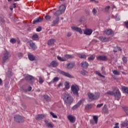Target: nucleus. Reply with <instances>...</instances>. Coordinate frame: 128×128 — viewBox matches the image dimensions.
Returning a JSON list of instances; mask_svg holds the SVG:
<instances>
[{"instance_id":"f257e3e1","label":"nucleus","mask_w":128,"mask_h":128,"mask_svg":"<svg viewBox=\"0 0 128 128\" xmlns=\"http://www.w3.org/2000/svg\"><path fill=\"white\" fill-rule=\"evenodd\" d=\"M62 98L63 100H64V104L68 105L70 106L72 102H74V98H72L70 94L68 92H65L62 94Z\"/></svg>"},{"instance_id":"f03ea898","label":"nucleus","mask_w":128,"mask_h":128,"mask_svg":"<svg viewBox=\"0 0 128 128\" xmlns=\"http://www.w3.org/2000/svg\"><path fill=\"white\" fill-rule=\"evenodd\" d=\"M71 90L74 96H78V92H80V88L78 87V86L76 84H72L71 86Z\"/></svg>"},{"instance_id":"7ed1b4c3","label":"nucleus","mask_w":128,"mask_h":128,"mask_svg":"<svg viewBox=\"0 0 128 128\" xmlns=\"http://www.w3.org/2000/svg\"><path fill=\"white\" fill-rule=\"evenodd\" d=\"M88 96L90 100H96L100 98V94H94L92 92H88Z\"/></svg>"},{"instance_id":"20e7f679","label":"nucleus","mask_w":128,"mask_h":128,"mask_svg":"<svg viewBox=\"0 0 128 128\" xmlns=\"http://www.w3.org/2000/svg\"><path fill=\"white\" fill-rule=\"evenodd\" d=\"M14 121L16 122H24V118L20 116V115H16L14 116Z\"/></svg>"},{"instance_id":"39448f33","label":"nucleus","mask_w":128,"mask_h":128,"mask_svg":"<svg viewBox=\"0 0 128 128\" xmlns=\"http://www.w3.org/2000/svg\"><path fill=\"white\" fill-rule=\"evenodd\" d=\"M114 96L115 98H120V92L118 88L116 87H114Z\"/></svg>"},{"instance_id":"423d86ee","label":"nucleus","mask_w":128,"mask_h":128,"mask_svg":"<svg viewBox=\"0 0 128 128\" xmlns=\"http://www.w3.org/2000/svg\"><path fill=\"white\" fill-rule=\"evenodd\" d=\"M58 72L62 74V76H66V78H74V76H72L70 73L68 72H66L62 70L58 71Z\"/></svg>"},{"instance_id":"0eeeda50","label":"nucleus","mask_w":128,"mask_h":128,"mask_svg":"<svg viewBox=\"0 0 128 128\" xmlns=\"http://www.w3.org/2000/svg\"><path fill=\"white\" fill-rule=\"evenodd\" d=\"M71 28L72 30H74V32H79L80 34H82V30L80 28H78L76 26H72L71 27Z\"/></svg>"},{"instance_id":"6e6552de","label":"nucleus","mask_w":128,"mask_h":128,"mask_svg":"<svg viewBox=\"0 0 128 128\" xmlns=\"http://www.w3.org/2000/svg\"><path fill=\"white\" fill-rule=\"evenodd\" d=\"M60 24V17L57 16L54 20L52 22V26H56Z\"/></svg>"},{"instance_id":"1a4fd4ad","label":"nucleus","mask_w":128,"mask_h":128,"mask_svg":"<svg viewBox=\"0 0 128 128\" xmlns=\"http://www.w3.org/2000/svg\"><path fill=\"white\" fill-rule=\"evenodd\" d=\"M99 40L102 42H110V40H112V38H106L102 36H101L98 38Z\"/></svg>"},{"instance_id":"9d476101","label":"nucleus","mask_w":128,"mask_h":128,"mask_svg":"<svg viewBox=\"0 0 128 128\" xmlns=\"http://www.w3.org/2000/svg\"><path fill=\"white\" fill-rule=\"evenodd\" d=\"M96 59L98 60L106 61L108 60V57L104 55H101L97 56Z\"/></svg>"},{"instance_id":"9b49d317","label":"nucleus","mask_w":128,"mask_h":128,"mask_svg":"<svg viewBox=\"0 0 128 128\" xmlns=\"http://www.w3.org/2000/svg\"><path fill=\"white\" fill-rule=\"evenodd\" d=\"M8 58H10V52H6L2 58L3 62H6V60H8Z\"/></svg>"},{"instance_id":"f8f14e48","label":"nucleus","mask_w":128,"mask_h":128,"mask_svg":"<svg viewBox=\"0 0 128 128\" xmlns=\"http://www.w3.org/2000/svg\"><path fill=\"white\" fill-rule=\"evenodd\" d=\"M68 120H70V122H76V116L70 114L68 116Z\"/></svg>"},{"instance_id":"ddd939ff","label":"nucleus","mask_w":128,"mask_h":128,"mask_svg":"<svg viewBox=\"0 0 128 128\" xmlns=\"http://www.w3.org/2000/svg\"><path fill=\"white\" fill-rule=\"evenodd\" d=\"M75 64H76V62H70L66 64V68H68V70L74 68V66Z\"/></svg>"},{"instance_id":"4468645a","label":"nucleus","mask_w":128,"mask_h":128,"mask_svg":"<svg viewBox=\"0 0 128 128\" xmlns=\"http://www.w3.org/2000/svg\"><path fill=\"white\" fill-rule=\"evenodd\" d=\"M104 34H107V36H112V34H114V31L112 30V29H106L104 31Z\"/></svg>"},{"instance_id":"2eb2a0df","label":"nucleus","mask_w":128,"mask_h":128,"mask_svg":"<svg viewBox=\"0 0 128 128\" xmlns=\"http://www.w3.org/2000/svg\"><path fill=\"white\" fill-rule=\"evenodd\" d=\"M25 80L28 82H32V80H34V77L30 75H27L25 78Z\"/></svg>"},{"instance_id":"dca6fc26","label":"nucleus","mask_w":128,"mask_h":128,"mask_svg":"<svg viewBox=\"0 0 128 128\" xmlns=\"http://www.w3.org/2000/svg\"><path fill=\"white\" fill-rule=\"evenodd\" d=\"M81 66L84 68H88V63L86 62H82L80 63Z\"/></svg>"},{"instance_id":"f3484780","label":"nucleus","mask_w":128,"mask_h":128,"mask_svg":"<svg viewBox=\"0 0 128 128\" xmlns=\"http://www.w3.org/2000/svg\"><path fill=\"white\" fill-rule=\"evenodd\" d=\"M44 118H46V115L44 114H38L36 117V120H42Z\"/></svg>"},{"instance_id":"a211bd4d","label":"nucleus","mask_w":128,"mask_h":128,"mask_svg":"<svg viewBox=\"0 0 128 128\" xmlns=\"http://www.w3.org/2000/svg\"><path fill=\"white\" fill-rule=\"evenodd\" d=\"M58 66V63L56 60H52L50 64V66L52 68H56Z\"/></svg>"},{"instance_id":"6ab92c4d","label":"nucleus","mask_w":128,"mask_h":128,"mask_svg":"<svg viewBox=\"0 0 128 128\" xmlns=\"http://www.w3.org/2000/svg\"><path fill=\"white\" fill-rule=\"evenodd\" d=\"M92 34V30L90 29H86L84 31V34H86V36H90Z\"/></svg>"},{"instance_id":"aec40b11","label":"nucleus","mask_w":128,"mask_h":128,"mask_svg":"<svg viewBox=\"0 0 128 128\" xmlns=\"http://www.w3.org/2000/svg\"><path fill=\"white\" fill-rule=\"evenodd\" d=\"M74 58V56L73 55H70L68 54L64 55V58L66 60H66L70 58Z\"/></svg>"},{"instance_id":"412c9836","label":"nucleus","mask_w":128,"mask_h":128,"mask_svg":"<svg viewBox=\"0 0 128 128\" xmlns=\"http://www.w3.org/2000/svg\"><path fill=\"white\" fill-rule=\"evenodd\" d=\"M80 104H82V100H80L79 102H78V104H76V105L73 106L72 107V110H76L78 108H80Z\"/></svg>"},{"instance_id":"4be33fe9","label":"nucleus","mask_w":128,"mask_h":128,"mask_svg":"<svg viewBox=\"0 0 128 128\" xmlns=\"http://www.w3.org/2000/svg\"><path fill=\"white\" fill-rule=\"evenodd\" d=\"M80 74L84 76H88V72L84 70H82L80 72Z\"/></svg>"},{"instance_id":"5701e85b","label":"nucleus","mask_w":128,"mask_h":128,"mask_svg":"<svg viewBox=\"0 0 128 128\" xmlns=\"http://www.w3.org/2000/svg\"><path fill=\"white\" fill-rule=\"evenodd\" d=\"M30 46L32 50H36V48H38V47L36 46V44L32 41L30 42Z\"/></svg>"},{"instance_id":"b1692460","label":"nucleus","mask_w":128,"mask_h":128,"mask_svg":"<svg viewBox=\"0 0 128 128\" xmlns=\"http://www.w3.org/2000/svg\"><path fill=\"white\" fill-rule=\"evenodd\" d=\"M56 42V40L54 38H51L48 41V46H52Z\"/></svg>"},{"instance_id":"393cba45","label":"nucleus","mask_w":128,"mask_h":128,"mask_svg":"<svg viewBox=\"0 0 128 128\" xmlns=\"http://www.w3.org/2000/svg\"><path fill=\"white\" fill-rule=\"evenodd\" d=\"M42 18L38 17L33 21V24H37V22H42Z\"/></svg>"},{"instance_id":"a878e982","label":"nucleus","mask_w":128,"mask_h":128,"mask_svg":"<svg viewBox=\"0 0 128 128\" xmlns=\"http://www.w3.org/2000/svg\"><path fill=\"white\" fill-rule=\"evenodd\" d=\"M28 58H29L31 62H34V60H36V56L31 54H28Z\"/></svg>"},{"instance_id":"bb28decb","label":"nucleus","mask_w":128,"mask_h":128,"mask_svg":"<svg viewBox=\"0 0 128 128\" xmlns=\"http://www.w3.org/2000/svg\"><path fill=\"white\" fill-rule=\"evenodd\" d=\"M58 80H60V78L58 77H55L53 78L52 80L49 82V84H56L58 82Z\"/></svg>"},{"instance_id":"cd10ccee","label":"nucleus","mask_w":128,"mask_h":128,"mask_svg":"<svg viewBox=\"0 0 128 128\" xmlns=\"http://www.w3.org/2000/svg\"><path fill=\"white\" fill-rule=\"evenodd\" d=\"M59 10L62 14H64V10H66V6L64 5H61L59 7Z\"/></svg>"},{"instance_id":"c85d7f7f","label":"nucleus","mask_w":128,"mask_h":128,"mask_svg":"<svg viewBox=\"0 0 128 128\" xmlns=\"http://www.w3.org/2000/svg\"><path fill=\"white\" fill-rule=\"evenodd\" d=\"M32 38L33 40H40L38 36L36 34H33L32 37Z\"/></svg>"},{"instance_id":"c756f323","label":"nucleus","mask_w":128,"mask_h":128,"mask_svg":"<svg viewBox=\"0 0 128 128\" xmlns=\"http://www.w3.org/2000/svg\"><path fill=\"white\" fill-rule=\"evenodd\" d=\"M110 6H107L105 7V8H102V10L104 12H108V10H110Z\"/></svg>"},{"instance_id":"7c9ffc66","label":"nucleus","mask_w":128,"mask_h":128,"mask_svg":"<svg viewBox=\"0 0 128 128\" xmlns=\"http://www.w3.org/2000/svg\"><path fill=\"white\" fill-rule=\"evenodd\" d=\"M122 88L124 91V92H126V94H128V87L122 86Z\"/></svg>"},{"instance_id":"2f4dec72","label":"nucleus","mask_w":128,"mask_h":128,"mask_svg":"<svg viewBox=\"0 0 128 128\" xmlns=\"http://www.w3.org/2000/svg\"><path fill=\"white\" fill-rule=\"evenodd\" d=\"M57 58L58 60H60V62H66V60L64 57L62 58L60 56H57Z\"/></svg>"},{"instance_id":"473e14b6","label":"nucleus","mask_w":128,"mask_h":128,"mask_svg":"<svg viewBox=\"0 0 128 128\" xmlns=\"http://www.w3.org/2000/svg\"><path fill=\"white\" fill-rule=\"evenodd\" d=\"M62 12H60V10H57L56 12L54 13V16H58L60 14H62Z\"/></svg>"},{"instance_id":"72a5a7b5","label":"nucleus","mask_w":128,"mask_h":128,"mask_svg":"<svg viewBox=\"0 0 128 128\" xmlns=\"http://www.w3.org/2000/svg\"><path fill=\"white\" fill-rule=\"evenodd\" d=\"M64 86L66 90H68L70 88V83L68 82H65L64 84Z\"/></svg>"},{"instance_id":"f704fd0d","label":"nucleus","mask_w":128,"mask_h":128,"mask_svg":"<svg viewBox=\"0 0 128 128\" xmlns=\"http://www.w3.org/2000/svg\"><path fill=\"white\" fill-rule=\"evenodd\" d=\"M92 108V104H88L86 106V110H90Z\"/></svg>"},{"instance_id":"c9c22d12","label":"nucleus","mask_w":128,"mask_h":128,"mask_svg":"<svg viewBox=\"0 0 128 128\" xmlns=\"http://www.w3.org/2000/svg\"><path fill=\"white\" fill-rule=\"evenodd\" d=\"M114 88L113 91H108L106 92V94H109V96H114Z\"/></svg>"},{"instance_id":"e433bc0d","label":"nucleus","mask_w":128,"mask_h":128,"mask_svg":"<svg viewBox=\"0 0 128 128\" xmlns=\"http://www.w3.org/2000/svg\"><path fill=\"white\" fill-rule=\"evenodd\" d=\"M94 73L96 74H98V76H101V78H105V76H104L102 75V74H100V72H98V71L94 72Z\"/></svg>"},{"instance_id":"4c0bfd02","label":"nucleus","mask_w":128,"mask_h":128,"mask_svg":"<svg viewBox=\"0 0 128 128\" xmlns=\"http://www.w3.org/2000/svg\"><path fill=\"white\" fill-rule=\"evenodd\" d=\"M96 57L94 55H91L89 58H88V60H89V62H90L92 60H94V58Z\"/></svg>"},{"instance_id":"58836bf2","label":"nucleus","mask_w":128,"mask_h":128,"mask_svg":"<svg viewBox=\"0 0 128 128\" xmlns=\"http://www.w3.org/2000/svg\"><path fill=\"white\" fill-rule=\"evenodd\" d=\"M93 120H94L95 122V124H98V116H93Z\"/></svg>"},{"instance_id":"ea45409f","label":"nucleus","mask_w":128,"mask_h":128,"mask_svg":"<svg viewBox=\"0 0 128 128\" xmlns=\"http://www.w3.org/2000/svg\"><path fill=\"white\" fill-rule=\"evenodd\" d=\"M112 73L114 74H116V76H120V72L118 71L117 70H112Z\"/></svg>"},{"instance_id":"a19ab883","label":"nucleus","mask_w":128,"mask_h":128,"mask_svg":"<svg viewBox=\"0 0 128 128\" xmlns=\"http://www.w3.org/2000/svg\"><path fill=\"white\" fill-rule=\"evenodd\" d=\"M44 100H46L47 102H50V97H48V95H44Z\"/></svg>"},{"instance_id":"79ce46f5","label":"nucleus","mask_w":128,"mask_h":128,"mask_svg":"<svg viewBox=\"0 0 128 128\" xmlns=\"http://www.w3.org/2000/svg\"><path fill=\"white\" fill-rule=\"evenodd\" d=\"M44 82V80L43 79L41 76L39 77V83L42 84Z\"/></svg>"},{"instance_id":"37998d69","label":"nucleus","mask_w":128,"mask_h":128,"mask_svg":"<svg viewBox=\"0 0 128 128\" xmlns=\"http://www.w3.org/2000/svg\"><path fill=\"white\" fill-rule=\"evenodd\" d=\"M102 110L104 112H108V108H106V105H104L102 108Z\"/></svg>"},{"instance_id":"c03bdc74","label":"nucleus","mask_w":128,"mask_h":128,"mask_svg":"<svg viewBox=\"0 0 128 128\" xmlns=\"http://www.w3.org/2000/svg\"><path fill=\"white\" fill-rule=\"evenodd\" d=\"M50 114H51V116H52V118H58V116L56 114H54V113L53 112H50Z\"/></svg>"},{"instance_id":"a18cd8bd","label":"nucleus","mask_w":128,"mask_h":128,"mask_svg":"<svg viewBox=\"0 0 128 128\" xmlns=\"http://www.w3.org/2000/svg\"><path fill=\"white\" fill-rule=\"evenodd\" d=\"M92 14H94V16H96V14L98 12V10H96V9L94 8L92 10Z\"/></svg>"},{"instance_id":"49530a36","label":"nucleus","mask_w":128,"mask_h":128,"mask_svg":"<svg viewBox=\"0 0 128 128\" xmlns=\"http://www.w3.org/2000/svg\"><path fill=\"white\" fill-rule=\"evenodd\" d=\"M126 114L128 116V107L124 106L123 108Z\"/></svg>"},{"instance_id":"de8ad7c7","label":"nucleus","mask_w":128,"mask_h":128,"mask_svg":"<svg viewBox=\"0 0 128 128\" xmlns=\"http://www.w3.org/2000/svg\"><path fill=\"white\" fill-rule=\"evenodd\" d=\"M10 42H11V44H16V40L14 38H12L10 40Z\"/></svg>"},{"instance_id":"09e8293b","label":"nucleus","mask_w":128,"mask_h":128,"mask_svg":"<svg viewBox=\"0 0 128 128\" xmlns=\"http://www.w3.org/2000/svg\"><path fill=\"white\" fill-rule=\"evenodd\" d=\"M79 58H86V55L84 54H80V56H79Z\"/></svg>"},{"instance_id":"8fccbe9b","label":"nucleus","mask_w":128,"mask_h":128,"mask_svg":"<svg viewBox=\"0 0 128 128\" xmlns=\"http://www.w3.org/2000/svg\"><path fill=\"white\" fill-rule=\"evenodd\" d=\"M122 60H123V62H124V64H126V62H128V58H126V57H124L122 58Z\"/></svg>"},{"instance_id":"3c124183","label":"nucleus","mask_w":128,"mask_h":128,"mask_svg":"<svg viewBox=\"0 0 128 128\" xmlns=\"http://www.w3.org/2000/svg\"><path fill=\"white\" fill-rule=\"evenodd\" d=\"M122 126H128V124L126 122H122Z\"/></svg>"},{"instance_id":"603ef678","label":"nucleus","mask_w":128,"mask_h":128,"mask_svg":"<svg viewBox=\"0 0 128 128\" xmlns=\"http://www.w3.org/2000/svg\"><path fill=\"white\" fill-rule=\"evenodd\" d=\"M51 18V17L49 15H46L45 16V19L46 20H50Z\"/></svg>"},{"instance_id":"864d4df0","label":"nucleus","mask_w":128,"mask_h":128,"mask_svg":"<svg viewBox=\"0 0 128 128\" xmlns=\"http://www.w3.org/2000/svg\"><path fill=\"white\" fill-rule=\"evenodd\" d=\"M47 126H48V128H54V126L52 122L47 124Z\"/></svg>"},{"instance_id":"5fc2aeb1","label":"nucleus","mask_w":128,"mask_h":128,"mask_svg":"<svg viewBox=\"0 0 128 128\" xmlns=\"http://www.w3.org/2000/svg\"><path fill=\"white\" fill-rule=\"evenodd\" d=\"M102 106H104V104H102V103L100 104H98L96 106V108H102Z\"/></svg>"},{"instance_id":"6e6d98bb","label":"nucleus","mask_w":128,"mask_h":128,"mask_svg":"<svg viewBox=\"0 0 128 128\" xmlns=\"http://www.w3.org/2000/svg\"><path fill=\"white\" fill-rule=\"evenodd\" d=\"M18 58H22V56H23V54H22V52H20V53H18Z\"/></svg>"},{"instance_id":"4d7b16f0","label":"nucleus","mask_w":128,"mask_h":128,"mask_svg":"<svg viewBox=\"0 0 128 128\" xmlns=\"http://www.w3.org/2000/svg\"><path fill=\"white\" fill-rule=\"evenodd\" d=\"M124 24L125 26L128 29V21L124 22Z\"/></svg>"},{"instance_id":"13d9d810","label":"nucleus","mask_w":128,"mask_h":128,"mask_svg":"<svg viewBox=\"0 0 128 128\" xmlns=\"http://www.w3.org/2000/svg\"><path fill=\"white\" fill-rule=\"evenodd\" d=\"M40 30H42V26H39L36 29V32H40Z\"/></svg>"},{"instance_id":"bf43d9fd","label":"nucleus","mask_w":128,"mask_h":128,"mask_svg":"<svg viewBox=\"0 0 128 128\" xmlns=\"http://www.w3.org/2000/svg\"><path fill=\"white\" fill-rule=\"evenodd\" d=\"M0 20L1 22H4V18L2 17V16H0Z\"/></svg>"},{"instance_id":"052dcab7","label":"nucleus","mask_w":128,"mask_h":128,"mask_svg":"<svg viewBox=\"0 0 128 128\" xmlns=\"http://www.w3.org/2000/svg\"><path fill=\"white\" fill-rule=\"evenodd\" d=\"M72 32H68L67 33V36H68V38H70V36H72Z\"/></svg>"},{"instance_id":"680f3d73","label":"nucleus","mask_w":128,"mask_h":128,"mask_svg":"<svg viewBox=\"0 0 128 128\" xmlns=\"http://www.w3.org/2000/svg\"><path fill=\"white\" fill-rule=\"evenodd\" d=\"M118 123L116 124L114 128H120V127L118 126Z\"/></svg>"},{"instance_id":"e2e57ef3","label":"nucleus","mask_w":128,"mask_h":128,"mask_svg":"<svg viewBox=\"0 0 128 128\" xmlns=\"http://www.w3.org/2000/svg\"><path fill=\"white\" fill-rule=\"evenodd\" d=\"M62 86V82H60L58 85V88H60V86Z\"/></svg>"},{"instance_id":"0e129e2a","label":"nucleus","mask_w":128,"mask_h":128,"mask_svg":"<svg viewBox=\"0 0 128 128\" xmlns=\"http://www.w3.org/2000/svg\"><path fill=\"white\" fill-rule=\"evenodd\" d=\"M86 14H90V10H86Z\"/></svg>"},{"instance_id":"69168bd1","label":"nucleus","mask_w":128,"mask_h":128,"mask_svg":"<svg viewBox=\"0 0 128 128\" xmlns=\"http://www.w3.org/2000/svg\"><path fill=\"white\" fill-rule=\"evenodd\" d=\"M32 90V86H29L28 88V92H30Z\"/></svg>"},{"instance_id":"338daca9","label":"nucleus","mask_w":128,"mask_h":128,"mask_svg":"<svg viewBox=\"0 0 128 128\" xmlns=\"http://www.w3.org/2000/svg\"><path fill=\"white\" fill-rule=\"evenodd\" d=\"M116 49L118 50H122V48L118 47V46H117L116 47Z\"/></svg>"},{"instance_id":"774afa93","label":"nucleus","mask_w":128,"mask_h":128,"mask_svg":"<svg viewBox=\"0 0 128 128\" xmlns=\"http://www.w3.org/2000/svg\"><path fill=\"white\" fill-rule=\"evenodd\" d=\"M90 124H94V120H90Z\"/></svg>"}]
</instances>
